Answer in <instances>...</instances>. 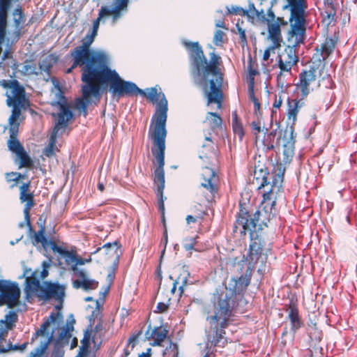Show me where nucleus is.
Listing matches in <instances>:
<instances>
[{
    "label": "nucleus",
    "mask_w": 357,
    "mask_h": 357,
    "mask_svg": "<svg viewBox=\"0 0 357 357\" xmlns=\"http://www.w3.org/2000/svg\"><path fill=\"white\" fill-rule=\"evenodd\" d=\"M114 77V95L121 97L139 94L146 97L153 104H157L155 112L151 119L148 136L152 141L151 152L158 164V167L155 168V182L160 183V190H161L164 185L165 139L167 133L166 129L167 100L165 94L158 92L156 87L148 89V92H145L135 83L122 79L117 73Z\"/></svg>",
    "instance_id": "nucleus-1"
},
{
    "label": "nucleus",
    "mask_w": 357,
    "mask_h": 357,
    "mask_svg": "<svg viewBox=\"0 0 357 357\" xmlns=\"http://www.w3.org/2000/svg\"><path fill=\"white\" fill-rule=\"evenodd\" d=\"M252 276V268L248 266L243 275L230 279L225 291L216 289L213 294V312L208 314L206 321L208 330L206 338L213 347H225L229 342L225 329L229 327L238 305L237 296H243L250 285Z\"/></svg>",
    "instance_id": "nucleus-2"
},
{
    "label": "nucleus",
    "mask_w": 357,
    "mask_h": 357,
    "mask_svg": "<svg viewBox=\"0 0 357 357\" xmlns=\"http://www.w3.org/2000/svg\"><path fill=\"white\" fill-rule=\"evenodd\" d=\"M183 45L189 52L192 65L191 74L202 84L207 100V105L216 104L221 109L223 102V73L220 66L222 60L214 52L209 54V61L204 55L202 46L198 42L183 41Z\"/></svg>",
    "instance_id": "nucleus-3"
},
{
    "label": "nucleus",
    "mask_w": 357,
    "mask_h": 357,
    "mask_svg": "<svg viewBox=\"0 0 357 357\" xmlns=\"http://www.w3.org/2000/svg\"><path fill=\"white\" fill-rule=\"evenodd\" d=\"M290 11V29L288 32V45L278 56V67L282 72H290L292 67L298 61L296 48L304 43L306 31L307 0H287Z\"/></svg>",
    "instance_id": "nucleus-4"
},
{
    "label": "nucleus",
    "mask_w": 357,
    "mask_h": 357,
    "mask_svg": "<svg viewBox=\"0 0 357 357\" xmlns=\"http://www.w3.org/2000/svg\"><path fill=\"white\" fill-rule=\"evenodd\" d=\"M260 212L256 211L250 214L245 204L239 203V211L236 215V220L234 227V232H239L242 235L249 233L250 244L246 260L250 264H255L261 257L265 245L264 238L261 228L257 230V223L259 219Z\"/></svg>",
    "instance_id": "nucleus-5"
},
{
    "label": "nucleus",
    "mask_w": 357,
    "mask_h": 357,
    "mask_svg": "<svg viewBox=\"0 0 357 357\" xmlns=\"http://www.w3.org/2000/svg\"><path fill=\"white\" fill-rule=\"evenodd\" d=\"M199 158L206 165L202 168L201 174L202 181L199 188V194L209 203L215 200L220 185L218 175L211 167L207 166L214 165L218 161L215 146L210 137L205 138V142L199 151Z\"/></svg>",
    "instance_id": "nucleus-6"
},
{
    "label": "nucleus",
    "mask_w": 357,
    "mask_h": 357,
    "mask_svg": "<svg viewBox=\"0 0 357 357\" xmlns=\"http://www.w3.org/2000/svg\"><path fill=\"white\" fill-rule=\"evenodd\" d=\"M24 292L28 300L33 296L38 298L39 301L54 300L58 303L55 307L60 310L64 301L66 287L52 281H44L41 284L37 278V273L34 271L25 279Z\"/></svg>",
    "instance_id": "nucleus-7"
},
{
    "label": "nucleus",
    "mask_w": 357,
    "mask_h": 357,
    "mask_svg": "<svg viewBox=\"0 0 357 357\" xmlns=\"http://www.w3.org/2000/svg\"><path fill=\"white\" fill-rule=\"evenodd\" d=\"M114 75L103 78L100 75L87 72V74L83 75L82 97L75 100V108L86 116L87 107L91 102V97H98L102 87L109 84L110 90L114 93Z\"/></svg>",
    "instance_id": "nucleus-8"
},
{
    "label": "nucleus",
    "mask_w": 357,
    "mask_h": 357,
    "mask_svg": "<svg viewBox=\"0 0 357 357\" xmlns=\"http://www.w3.org/2000/svg\"><path fill=\"white\" fill-rule=\"evenodd\" d=\"M266 151L282 146V162L289 164L294 155L295 139L292 126H287L284 130L274 129L270 132H264L259 143Z\"/></svg>",
    "instance_id": "nucleus-9"
},
{
    "label": "nucleus",
    "mask_w": 357,
    "mask_h": 357,
    "mask_svg": "<svg viewBox=\"0 0 357 357\" xmlns=\"http://www.w3.org/2000/svg\"><path fill=\"white\" fill-rule=\"evenodd\" d=\"M0 86L5 91L6 105L12 107L11 114L8 119H11L12 121L20 120L22 111L26 110L30 105L25 88L15 79H1Z\"/></svg>",
    "instance_id": "nucleus-10"
},
{
    "label": "nucleus",
    "mask_w": 357,
    "mask_h": 357,
    "mask_svg": "<svg viewBox=\"0 0 357 357\" xmlns=\"http://www.w3.org/2000/svg\"><path fill=\"white\" fill-rule=\"evenodd\" d=\"M53 107H57L59 109V112L56 114L52 113V116L56 119V122L53 128L50 139V144L44 151L45 156L50 158L54 155V149L56 142L57 135L61 130H65L69 122L73 119L74 114L70 109V106L68 103V99L63 95L62 91H59L57 95V100L54 101L51 104Z\"/></svg>",
    "instance_id": "nucleus-11"
},
{
    "label": "nucleus",
    "mask_w": 357,
    "mask_h": 357,
    "mask_svg": "<svg viewBox=\"0 0 357 357\" xmlns=\"http://www.w3.org/2000/svg\"><path fill=\"white\" fill-rule=\"evenodd\" d=\"M96 36L92 33L87 34L82 40V44L75 47L72 51L75 52L76 56V62L82 61L84 59L90 61L94 56H100L103 63L105 70L114 75L116 73L114 70H112L109 67V63L107 56L102 52H93L91 50L90 47L93 43Z\"/></svg>",
    "instance_id": "nucleus-12"
},
{
    "label": "nucleus",
    "mask_w": 357,
    "mask_h": 357,
    "mask_svg": "<svg viewBox=\"0 0 357 357\" xmlns=\"http://www.w3.org/2000/svg\"><path fill=\"white\" fill-rule=\"evenodd\" d=\"M70 57L73 62L70 68L66 70V73H72L73 70L77 67L81 68L82 76L81 79L83 82V75L87 74V72H91L92 73H96L100 75L103 78L108 77L112 75L105 70L103 63L100 56H94L90 61L85 59L82 61L76 62V56L74 52H70Z\"/></svg>",
    "instance_id": "nucleus-13"
},
{
    "label": "nucleus",
    "mask_w": 357,
    "mask_h": 357,
    "mask_svg": "<svg viewBox=\"0 0 357 357\" xmlns=\"http://www.w3.org/2000/svg\"><path fill=\"white\" fill-rule=\"evenodd\" d=\"M317 68L314 66H309L307 69H303L299 73V81L296 84V90L300 91L299 96L307 98L311 91H313V86H319L317 82Z\"/></svg>",
    "instance_id": "nucleus-14"
},
{
    "label": "nucleus",
    "mask_w": 357,
    "mask_h": 357,
    "mask_svg": "<svg viewBox=\"0 0 357 357\" xmlns=\"http://www.w3.org/2000/svg\"><path fill=\"white\" fill-rule=\"evenodd\" d=\"M0 292L3 302L9 308L15 307L20 304L21 291L17 282L0 280Z\"/></svg>",
    "instance_id": "nucleus-15"
},
{
    "label": "nucleus",
    "mask_w": 357,
    "mask_h": 357,
    "mask_svg": "<svg viewBox=\"0 0 357 357\" xmlns=\"http://www.w3.org/2000/svg\"><path fill=\"white\" fill-rule=\"evenodd\" d=\"M31 181L22 183L20 186V200L22 203H25L24 208V220L29 227L32 229L31 223L30 220V211L35 206L33 192L31 191Z\"/></svg>",
    "instance_id": "nucleus-16"
},
{
    "label": "nucleus",
    "mask_w": 357,
    "mask_h": 357,
    "mask_svg": "<svg viewBox=\"0 0 357 357\" xmlns=\"http://www.w3.org/2000/svg\"><path fill=\"white\" fill-rule=\"evenodd\" d=\"M305 98H303L299 95L295 98H287L286 116L288 125L287 126H292L294 130V126L297 121L298 113L305 105Z\"/></svg>",
    "instance_id": "nucleus-17"
},
{
    "label": "nucleus",
    "mask_w": 357,
    "mask_h": 357,
    "mask_svg": "<svg viewBox=\"0 0 357 357\" xmlns=\"http://www.w3.org/2000/svg\"><path fill=\"white\" fill-rule=\"evenodd\" d=\"M13 15L14 30L10 37L11 45H15L25 33L24 23L26 17L22 8L19 6L14 10Z\"/></svg>",
    "instance_id": "nucleus-18"
},
{
    "label": "nucleus",
    "mask_w": 357,
    "mask_h": 357,
    "mask_svg": "<svg viewBox=\"0 0 357 357\" xmlns=\"http://www.w3.org/2000/svg\"><path fill=\"white\" fill-rule=\"evenodd\" d=\"M190 273L185 266L177 268L174 272L170 275L169 278L173 281L170 291L174 294L178 286V291L181 295L183 293L184 287L187 285Z\"/></svg>",
    "instance_id": "nucleus-19"
},
{
    "label": "nucleus",
    "mask_w": 357,
    "mask_h": 357,
    "mask_svg": "<svg viewBox=\"0 0 357 357\" xmlns=\"http://www.w3.org/2000/svg\"><path fill=\"white\" fill-rule=\"evenodd\" d=\"M168 332L165 326L151 327L149 324L145 333V338L151 342L150 344L153 347L161 346L162 342L166 339Z\"/></svg>",
    "instance_id": "nucleus-20"
},
{
    "label": "nucleus",
    "mask_w": 357,
    "mask_h": 357,
    "mask_svg": "<svg viewBox=\"0 0 357 357\" xmlns=\"http://www.w3.org/2000/svg\"><path fill=\"white\" fill-rule=\"evenodd\" d=\"M89 325L88 328L92 331V342L96 343V339L98 335H100L104 329L103 321L102 319V311L98 305L91 312L89 318Z\"/></svg>",
    "instance_id": "nucleus-21"
},
{
    "label": "nucleus",
    "mask_w": 357,
    "mask_h": 357,
    "mask_svg": "<svg viewBox=\"0 0 357 357\" xmlns=\"http://www.w3.org/2000/svg\"><path fill=\"white\" fill-rule=\"evenodd\" d=\"M10 138L8 140V149L15 154L24 149V146L17 139L19 132L20 121L19 120L11 121L8 119Z\"/></svg>",
    "instance_id": "nucleus-22"
},
{
    "label": "nucleus",
    "mask_w": 357,
    "mask_h": 357,
    "mask_svg": "<svg viewBox=\"0 0 357 357\" xmlns=\"http://www.w3.org/2000/svg\"><path fill=\"white\" fill-rule=\"evenodd\" d=\"M287 312V319L290 321L291 331L292 332L289 342V343H291L294 340L296 332L303 326V322L301 317L299 315V311L297 305L292 301H290L289 304Z\"/></svg>",
    "instance_id": "nucleus-23"
},
{
    "label": "nucleus",
    "mask_w": 357,
    "mask_h": 357,
    "mask_svg": "<svg viewBox=\"0 0 357 357\" xmlns=\"http://www.w3.org/2000/svg\"><path fill=\"white\" fill-rule=\"evenodd\" d=\"M154 183L157 185V190H156V194L157 197L158 198V210L162 213V222L164 224L165 229L163 232V238H162L160 241V245H163V250L161 251V257L164 255L165 252V248L168 242V235H167V228L165 227V204L164 201L166 199L164 197L163 195V190L165 188V184L163 185L162 190H160V183L158 182H155V169L154 170V178H153Z\"/></svg>",
    "instance_id": "nucleus-24"
},
{
    "label": "nucleus",
    "mask_w": 357,
    "mask_h": 357,
    "mask_svg": "<svg viewBox=\"0 0 357 357\" xmlns=\"http://www.w3.org/2000/svg\"><path fill=\"white\" fill-rule=\"evenodd\" d=\"M287 21L284 20L283 17H279L276 18L275 22L268 23V38L276 46H280V43L282 40L281 26H287Z\"/></svg>",
    "instance_id": "nucleus-25"
},
{
    "label": "nucleus",
    "mask_w": 357,
    "mask_h": 357,
    "mask_svg": "<svg viewBox=\"0 0 357 357\" xmlns=\"http://www.w3.org/2000/svg\"><path fill=\"white\" fill-rule=\"evenodd\" d=\"M74 323L75 320H73L72 322L67 323L66 326L59 329V335L54 340V352L59 351L60 349L68 344L72 337L71 332L74 330Z\"/></svg>",
    "instance_id": "nucleus-26"
},
{
    "label": "nucleus",
    "mask_w": 357,
    "mask_h": 357,
    "mask_svg": "<svg viewBox=\"0 0 357 357\" xmlns=\"http://www.w3.org/2000/svg\"><path fill=\"white\" fill-rule=\"evenodd\" d=\"M62 319L63 315L60 312H52L49 317L40 325V328L33 334L31 337V342H33L38 336L48 335L47 330L52 322H54L57 320L62 321Z\"/></svg>",
    "instance_id": "nucleus-27"
},
{
    "label": "nucleus",
    "mask_w": 357,
    "mask_h": 357,
    "mask_svg": "<svg viewBox=\"0 0 357 357\" xmlns=\"http://www.w3.org/2000/svg\"><path fill=\"white\" fill-rule=\"evenodd\" d=\"M12 0H0V38H5L7 28V10Z\"/></svg>",
    "instance_id": "nucleus-28"
},
{
    "label": "nucleus",
    "mask_w": 357,
    "mask_h": 357,
    "mask_svg": "<svg viewBox=\"0 0 357 357\" xmlns=\"http://www.w3.org/2000/svg\"><path fill=\"white\" fill-rule=\"evenodd\" d=\"M268 174L269 173L267 169L260 168L258 169L257 168H255L254 171L252 183L257 185V189L264 188L269 183L268 181Z\"/></svg>",
    "instance_id": "nucleus-29"
},
{
    "label": "nucleus",
    "mask_w": 357,
    "mask_h": 357,
    "mask_svg": "<svg viewBox=\"0 0 357 357\" xmlns=\"http://www.w3.org/2000/svg\"><path fill=\"white\" fill-rule=\"evenodd\" d=\"M335 15L336 8L334 6L333 0H324V11L321 12L324 21H326L328 24H330L334 20V17Z\"/></svg>",
    "instance_id": "nucleus-30"
},
{
    "label": "nucleus",
    "mask_w": 357,
    "mask_h": 357,
    "mask_svg": "<svg viewBox=\"0 0 357 357\" xmlns=\"http://www.w3.org/2000/svg\"><path fill=\"white\" fill-rule=\"evenodd\" d=\"M284 169L282 167L281 164L275 167L274 171L272 172L271 188L279 190L282 187L284 181Z\"/></svg>",
    "instance_id": "nucleus-31"
},
{
    "label": "nucleus",
    "mask_w": 357,
    "mask_h": 357,
    "mask_svg": "<svg viewBox=\"0 0 357 357\" xmlns=\"http://www.w3.org/2000/svg\"><path fill=\"white\" fill-rule=\"evenodd\" d=\"M335 47V41L331 38H326L324 42L321 45L320 48L316 47V50L320 51L322 59L325 60L333 52Z\"/></svg>",
    "instance_id": "nucleus-32"
},
{
    "label": "nucleus",
    "mask_w": 357,
    "mask_h": 357,
    "mask_svg": "<svg viewBox=\"0 0 357 357\" xmlns=\"http://www.w3.org/2000/svg\"><path fill=\"white\" fill-rule=\"evenodd\" d=\"M75 289H83L85 291L96 289L98 287V282L92 279L75 280L73 282Z\"/></svg>",
    "instance_id": "nucleus-33"
},
{
    "label": "nucleus",
    "mask_w": 357,
    "mask_h": 357,
    "mask_svg": "<svg viewBox=\"0 0 357 357\" xmlns=\"http://www.w3.org/2000/svg\"><path fill=\"white\" fill-rule=\"evenodd\" d=\"M58 61L57 56L54 54H50L43 59L41 63H39V69L40 72H45L50 75L51 68Z\"/></svg>",
    "instance_id": "nucleus-34"
},
{
    "label": "nucleus",
    "mask_w": 357,
    "mask_h": 357,
    "mask_svg": "<svg viewBox=\"0 0 357 357\" xmlns=\"http://www.w3.org/2000/svg\"><path fill=\"white\" fill-rule=\"evenodd\" d=\"M274 188H271L268 191L263 194L262 204H264V208L271 212L272 208L276 204V196L274 192Z\"/></svg>",
    "instance_id": "nucleus-35"
},
{
    "label": "nucleus",
    "mask_w": 357,
    "mask_h": 357,
    "mask_svg": "<svg viewBox=\"0 0 357 357\" xmlns=\"http://www.w3.org/2000/svg\"><path fill=\"white\" fill-rule=\"evenodd\" d=\"M53 334L47 336L45 342H40L39 347L30 353L29 357H43L46 352L50 344L52 342Z\"/></svg>",
    "instance_id": "nucleus-36"
},
{
    "label": "nucleus",
    "mask_w": 357,
    "mask_h": 357,
    "mask_svg": "<svg viewBox=\"0 0 357 357\" xmlns=\"http://www.w3.org/2000/svg\"><path fill=\"white\" fill-rule=\"evenodd\" d=\"M14 45H11L10 43V37L7 39V44H6V48L5 51L3 52L2 59L6 60V59H10V64H8L10 66L13 70H17L18 67L17 62L13 59V53L14 51V48H13V46Z\"/></svg>",
    "instance_id": "nucleus-37"
},
{
    "label": "nucleus",
    "mask_w": 357,
    "mask_h": 357,
    "mask_svg": "<svg viewBox=\"0 0 357 357\" xmlns=\"http://www.w3.org/2000/svg\"><path fill=\"white\" fill-rule=\"evenodd\" d=\"M15 155L19 160V169L22 167H31L33 166V162L24 149L16 153Z\"/></svg>",
    "instance_id": "nucleus-38"
},
{
    "label": "nucleus",
    "mask_w": 357,
    "mask_h": 357,
    "mask_svg": "<svg viewBox=\"0 0 357 357\" xmlns=\"http://www.w3.org/2000/svg\"><path fill=\"white\" fill-rule=\"evenodd\" d=\"M206 121L211 129L215 130L221 127L222 120L219 114L215 112H209L207 113Z\"/></svg>",
    "instance_id": "nucleus-39"
},
{
    "label": "nucleus",
    "mask_w": 357,
    "mask_h": 357,
    "mask_svg": "<svg viewBox=\"0 0 357 357\" xmlns=\"http://www.w3.org/2000/svg\"><path fill=\"white\" fill-rule=\"evenodd\" d=\"M232 128L234 134L237 135L240 139H242L244 136V130L236 111L232 112Z\"/></svg>",
    "instance_id": "nucleus-40"
},
{
    "label": "nucleus",
    "mask_w": 357,
    "mask_h": 357,
    "mask_svg": "<svg viewBox=\"0 0 357 357\" xmlns=\"http://www.w3.org/2000/svg\"><path fill=\"white\" fill-rule=\"evenodd\" d=\"M17 321V313L14 311H9V312L5 316V320L0 321V326L4 324L7 329H12Z\"/></svg>",
    "instance_id": "nucleus-41"
},
{
    "label": "nucleus",
    "mask_w": 357,
    "mask_h": 357,
    "mask_svg": "<svg viewBox=\"0 0 357 357\" xmlns=\"http://www.w3.org/2000/svg\"><path fill=\"white\" fill-rule=\"evenodd\" d=\"M37 68L35 63L26 61L22 66V73L24 75H38Z\"/></svg>",
    "instance_id": "nucleus-42"
},
{
    "label": "nucleus",
    "mask_w": 357,
    "mask_h": 357,
    "mask_svg": "<svg viewBox=\"0 0 357 357\" xmlns=\"http://www.w3.org/2000/svg\"><path fill=\"white\" fill-rule=\"evenodd\" d=\"M227 41L226 33L221 30H216L213 36V44L215 46H222Z\"/></svg>",
    "instance_id": "nucleus-43"
},
{
    "label": "nucleus",
    "mask_w": 357,
    "mask_h": 357,
    "mask_svg": "<svg viewBox=\"0 0 357 357\" xmlns=\"http://www.w3.org/2000/svg\"><path fill=\"white\" fill-rule=\"evenodd\" d=\"M61 256L65 258L67 265H73L76 263L77 255L75 252L65 250Z\"/></svg>",
    "instance_id": "nucleus-44"
},
{
    "label": "nucleus",
    "mask_w": 357,
    "mask_h": 357,
    "mask_svg": "<svg viewBox=\"0 0 357 357\" xmlns=\"http://www.w3.org/2000/svg\"><path fill=\"white\" fill-rule=\"evenodd\" d=\"M251 128L254 135H255V143L257 145L261 140V123L259 121H252L251 123Z\"/></svg>",
    "instance_id": "nucleus-45"
},
{
    "label": "nucleus",
    "mask_w": 357,
    "mask_h": 357,
    "mask_svg": "<svg viewBox=\"0 0 357 357\" xmlns=\"http://www.w3.org/2000/svg\"><path fill=\"white\" fill-rule=\"evenodd\" d=\"M198 236L192 238H185L183 239V248L186 251L195 250V246L197 243Z\"/></svg>",
    "instance_id": "nucleus-46"
},
{
    "label": "nucleus",
    "mask_w": 357,
    "mask_h": 357,
    "mask_svg": "<svg viewBox=\"0 0 357 357\" xmlns=\"http://www.w3.org/2000/svg\"><path fill=\"white\" fill-rule=\"evenodd\" d=\"M248 96L249 99L254 104V112L255 113H259L261 109V104L259 100L255 97L254 89H248Z\"/></svg>",
    "instance_id": "nucleus-47"
},
{
    "label": "nucleus",
    "mask_w": 357,
    "mask_h": 357,
    "mask_svg": "<svg viewBox=\"0 0 357 357\" xmlns=\"http://www.w3.org/2000/svg\"><path fill=\"white\" fill-rule=\"evenodd\" d=\"M227 14L240 15L242 16H250V15H248V10H244L241 7L233 6L230 8L229 7H227Z\"/></svg>",
    "instance_id": "nucleus-48"
},
{
    "label": "nucleus",
    "mask_w": 357,
    "mask_h": 357,
    "mask_svg": "<svg viewBox=\"0 0 357 357\" xmlns=\"http://www.w3.org/2000/svg\"><path fill=\"white\" fill-rule=\"evenodd\" d=\"M170 298H169L167 301V302H159L157 304L156 310L155 312L156 313H164L167 312L169 307V302H170Z\"/></svg>",
    "instance_id": "nucleus-49"
},
{
    "label": "nucleus",
    "mask_w": 357,
    "mask_h": 357,
    "mask_svg": "<svg viewBox=\"0 0 357 357\" xmlns=\"http://www.w3.org/2000/svg\"><path fill=\"white\" fill-rule=\"evenodd\" d=\"M128 1V0H120L119 4L114 8L111 9L112 15H113L114 17H119L120 15V10L127 6Z\"/></svg>",
    "instance_id": "nucleus-50"
},
{
    "label": "nucleus",
    "mask_w": 357,
    "mask_h": 357,
    "mask_svg": "<svg viewBox=\"0 0 357 357\" xmlns=\"http://www.w3.org/2000/svg\"><path fill=\"white\" fill-rule=\"evenodd\" d=\"M236 29L238 33L239 34L241 45L242 47H244L248 43L245 31L238 25V24H236Z\"/></svg>",
    "instance_id": "nucleus-51"
},
{
    "label": "nucleus",
    "mask_w": 357,
    "mask_h": 357,
    "mask_svg": "<svg viewBox=\"0 0 357 357\" xmlns=\"http://www.w3.org/2000/svg\"><path fill=\"white\" fill-rule=\"evenodd\" d=\"M258 69H254L248 72V89H254L255 87V77L259 75Z\"/></svg>",
    "instance_id": "nucleus-52"
},
{
    "label": "nucleus",
    "mask_w": 357,
    "mask_h": 357,
    "mask_svg": "<svg viewBox=\"0 0 357 357\" xmlns=\"http://www.w3.org/2000/svg\"><path fill=\"white\" fill-rule=\"evenodd\" d=\"M19 350V345H13L12 343H8L6 345L0 344V354L6 353L10 351Z\"/></svg>",
    "instance_id": "nucleus-53"
},
{
    "label": "nucleus",
    "mask_w": 357,
    "mask_h": 357,
    "mask_svg": "<svg viewBox=\"0 0 357 357\" xmlns=\"http://www.w3.org/2000/svg\"><path fill=\"white\" fill-rule=\"evenodd\" d=\"M35 240L38 243H44L47 241L45 236V227H42L40 230L35 234Z\"/></svg>",
    "instance_id": "nucleus-54"
},
{
    "label": "nucleus",
    "mask_w": 357,
    "mask_h": 357,
    "mask_svg": "<svg viewBox=\"0 0 357 357\" xmlns=\"http://www.w3.org/2000/svg\"><path fill=\"white\" fill-rule=\"evenodd\" d=\"M92 331L87 328V330L84 332V337L82 340L84 347H88L89 346L90 340H92Z\"/></svg>",
    "instance_id": "nucleus-55"
},
{
    "label": "nucleus",
    "mask_w": 357,
    "mask_h": 357,
    "mask_svg": "<svg viewBox=\"0 0 357 357\" xmlns=\"http://www.w3.org/2000/svg\"><path fill=\"white\" fill-rule=\"evenodd\" d=\"M91 261V258L83 259V258L79 257L77 256L76 263L71 266V270L72 271H77L78 265H84L86 263H88Z\"/></svg>",
    "instance_id": "nucleus-56"
},
{
    "label": "nucleus",
    "mask_w": 357,
    "mask_h": 357,
    "mask_svg": "<svg viewBox=\"0 0 357 357\" xmlns=\"http://www.w3.org/2000/svg\"><path fill=\"white\" fill-rule=\"evenodd\" d=\"M50 248L52 249V250L53 252H57L60 255H61L63 254V252H64V250H66V249L63 248L62 247L59 246L57 245V243L55 241H51L50 242Z\"/></svg>",
    "instance_id": "nucleus-57"
},
{
    "label": "nucleus",
    "mask_w": 357,
    "mask_h": 357,
    "mask_svg": "<svg viewBox=\"0 0 357 357\" xmlns=\"http://www.w3.org/2000/svg\"><path fill=\"white\" fill-rule=\"evenodd\" d=\"M280 46H276L274 43L272 46H270L269 47H268L264 52V54H263V60L264 61H267L270 56H271V52H273L274 53L275 52V48L277 47H279Z\"/></svg>",
    "instance_id": "nucleus-58"
},
{
    "label": "nucleus",
    "mask_w": 357,
    "mask_h": 357,
    "mask_svg": "<svg viewBox=\"0 0 357 357\" xmlns=\"http://www.w3.org/2000/svg\"><path fill=\"white\" fill-rule=\"evenodd\" d=\"M107 15H112L111 9L106 6H102L99 10L98 18L100 20L102 17Z\"/></svg>",
    "instance_id": "nucleus-59"
},
{
    "label": "nucleus",
    "mask_w": 357,
    "mask_h": 357,
    "mask_svg": "<svg viewBox=\"0 0 357 357\" xmlns=\"http://www.w3.org/2000/svg\"><path fill=\"white\" fill-rule=\"evenodd\" d=\"M142 331H139L138 333L133 335L129 337L128 342L129 345H132V348L135 347L136 342H137L138 337H139V335H142Z\"/></svg>",
    "instance_id": "nucleus-60"
},
{
    "label": "nucleus",
    "mask_w": 357,
    "mask_h": 357,
    "mask_svg": "<svg viewBox=\"0 0 357 357\" xmlns=\"http://www.w3.org/2000/svg\"><path fill=\"white\" fill-rule=\"evenodd\" d=\"M254 69H258V63L256 61H253L252 57L250 56L248 60V71L250 72Z\"/></svg>",
    "instance_id": "nucleus-61"
},
{
    "label": "nucleus",
    "mask_w": 357,
    "mask_h": 357,
    "mask_svg": "<svg viewBox=\"0 0 357 357\" xmlns=\"http://www.w3.org/2000/svg\"><path fill=\"white\" fill-rule=\"evenodd\" d=\"M9 329H7L6 327L4 328L1 326L0 328V344H2V342L6 340V337L8 335V331Z\"/></svg>",
    "instance_id": "nucleus-62"
},
{
    "label": "nucleus",
    "mask_w": 357,
    "mask_h": 357,
    "mask_svg": "<svg viewBox=\"0 0 357 357\" xmlns=\"http://www.w3.org/2000/svg\"><path fill=\"white\" fill-rule=\"evenodd\" d=\"M100 20L98 18H97L96 20H95L93 21V27H92L91 33H92L93 35H94L96 36L98 34V30L99 25H100Z\"/></svg>",
    "instance_id": "nucleus-63"
},
{
    "label": "nucleus",
    "mask_w": 357,
    "mask_h": 357,
    "mask_svg": "<svg viewBox=\"0 0 357 357\" xmlns=\"http://www.w3.org/2000/svg\"><path fill=\"white\" fill-rule=\"evenodd\" d=\"M275 15L273 11L271 9H269L267 13V18L265 20L268 23H271V22H275L276 20Z\"/></svg>",
    "instance_id": "nucleus-64"
}]
</instances>
